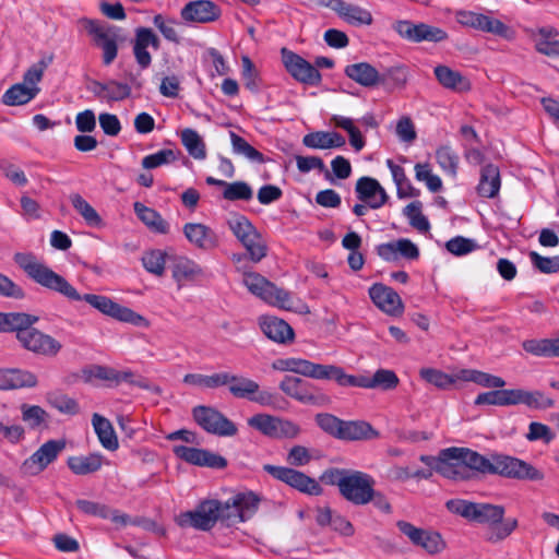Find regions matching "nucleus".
<instances>
[{"mask_svg": "<svg viewBox=\"0 0 559 559\" xmlns=\"http://www.w3.org/2000/svg\"><path fill=\"white\" fill-rule=\"evenodd\" d=\"M13 261L28 278L36 284L56 292L72 301L84 300L105 316L135 326H147L148 321L128 307H123L111 298L96 294L80 295L63 276L52 271L32 252H16Z\"/></svg>", "mask_w": 559, "mask_h": 559, "instance_id": "f257e3e1", "label": "nucleus"}, {"mask_svg": "<svg viewBox=\"0 0 559 559\" xmlns=\"http://www.w3.org/2000/svg\"><path fill=\"white\" fill-rule=\"evenodd\" d=\"M260 498L252 491L239 492L225 502L209 499L200 502L195 510L180 513L176 522L180 527L210 531L219 521L230 526L251 519L259 508Z\"/></svg>", "mask_w": 559, "mask_h": 559, "instance_id": "f03ea898", "label": "nucleus"}, {"mask_svg": "<svg viewBox=\"0 0 559 559\" xmlns=\"http://www.w3.org/2000/svg\"><path fill=\"white\" fill-rule=\"evenodd\" d=\"M444 455L450 459L462 460L465 467L469 469L471 479L474 473L531 481L543 480L545 477L544 473L532 464L497 452L485 456L468 448L452 447L444 449Z\"/></svg>", "mask_w": 559, "mask_h": 559, "instance_id": "7ed1b4c3", "label": "nucleus"}, {"mask_svg": "<svg viewBox=\"0 0 559 559\" xmlns=\"http://www.w3.org/2000/svg\"><path fill=\"white\" fill-rule=\"evenodd\" d=\"M447 509L471 522L488 526L486 540L491 544L507 539L519 526L515 518L504 519L506 509L499 504L471 502L463 499H451Z\"/></svg>", "mask_w": 559, "mask_h": 559, "instance_id": "20e7f679", "label": "nucleus"}, {"mask_svg": "<svg viewBox=\"0 0 559 559\" xmlns=\"http://www.w3.org/2000/svg\"><path fill=\"white\" fill-rule=\"evenodd\" d=\"M242 283L252 295L272 306L298 312H304V310L306 312L309 311L308 307L301 304L289 292L277 287L259 273H245Z\"/></svg>", "mask_w": 559, "mask_h": 559, "instance_id": "39448f33", "label": "nucleus"}, {"mask_svg": "<svg viewBox=\"0 0 559 559\" xmlns=\"http://www.w3.org/2000/svg\"><path fill=\"white\" fill-rule=\"evenodd\" d=\"M80 24L91 36L92 44L102 50L103 64L110 66L116 60L119 43L122 41L120 28L87 17L81 19Z\"/></svg>", "mask_w": 559, "mask_h": 559, "instance_id": "423d86ee", "label": "nucleus"}, {"mask_svg": "<svg viewBox=\"0 0 559 559\" xmlns=\"http://www.w3.org/2000/svg\"><path fill=\"white\" fill-rule=\"evenodd\" d=\"M272 367L280 371H289L317 380H334L335 382L340 372L338 366L316 364L295 357L277 359Z\"/></svg>", "mask_w": 559, "mask_h": 559, "instance_id": "0eeeda50", "label": "nucleus"}, {"mask_svg": "<svg viewBox=\"0 0 559 559\" xmlns=\"http://www.w3.org/2000/svg\"><path fill=\"white\" fill-rule=\"evenodd\" d=\"M280 389L289 397L306 405L324 407L331 404L328 394L312 383L297 377L286 376L281 381Z\"/></svg>", "mask_w": 559, "mask_h": 559, "instance_id": "6e6552de", "label": "nucleus"}, {"mask_svg": "<svg viewBox=\"0 0 559 559\" xmlns=\"http://www.w3.org/2000/svg\"><path fill=\"white\" fill-rule=\"evenodd\" d=\"M374 478L361 471L349 469L341 496L355 506H365L371 502Z\"/></svg>", "mask_w": 559, "mask_h": 559, "instance_id": "1a4fd4ad", "label": "nucleus"}, {"mask_svg": "<svg viewBox=\"0 0 559 559\" xmlns=\"http://www.w3.org/2000/svg\"><path fill=\"white\" fill-rule=\"evenodd\" d=\"M195 423L206 432L219 437H233L237 426L223 413L211 406L199 405L192 409Z\"/></svg>", "mask_w": 559, "mask_h": 559, "instance_id": "9d476101", "label": "nucleus"}, {"mask_svg": "<svg viewBox=\"0 0 559 559\" xmlns=\"http://www.w3.org/2000/svg\"><path fill=\"white\" fill-rule=\"evenodd\" d=\"M392 28L400 37L411 43H441L449 37L443 28L424 22L415 23L409 20H400L392 25Z\"/></svg>", "mask_w": 559, "mask_h": 559, "instance_id": "9b49d317", "label": "nucleus"}, {"mask_svg": "<svg viewBox=\"0 0 559 559\" xmlns=\"http://www.w3.org/2000/svg\"><path fill=\"white\" fill-rule=\"evenodd\" d=\"M336 383L341 386H354L364 389L392 390L399 384L396 373L389 369H379L372 377L353 376L347 374L342 367H340Z\"/></svg>", "mask_w": 559, "mask_h": 559, "instance_id": "f8f14e48", "label": "nucleus"}, {"mask_svg": "<svg viewBox=\"0 0 559 559\" xmlns=\"http://www.w3.org/2000/svg\"><path fill=\"white\" fill-rule=\"evenodd\" d=\"M228 391L236 399H246L265 407H275L278 400L272 392L260 390L257 381L237 374H233Z\"/></svg>", "mask_w": 559, "mask_h": 559, "instance_id": "ddd939ff", "label": "nucleus"}, {"mask_svg": "<svg viewBox=\"0 0 559 559\" xmlns=\"http://www.w3.org/2000/svg\"><path fill=\"white\" fill-rule=\"evenodd\" d=\"M263 469L275 479L285 483L300 492L312 496H319L322 493V488L318 481L302 472L290 467L275 466L271 464H265Z\"/></svg>", "mask_w": 559, "mask_h": 559, "instance_id": "4468645a", "label": "nucleus"}, {"mask_svg": "<svg viewBox=\"0 0 559 559\" xmlns=\"http://www.w3.org/2000/svg\"><path fill=\"white\" fill-rule=\"evenodd\" d=\"M281 55L285 69L296 81L311 86L321 83L322 76L319 70L301 56L287 48H282Z\"/></svg>", "mask_w": 559, "mask_h": 559, "instance_id": "2eb2a0df", "label": "nucleus"}, {"mask_svg": "<svg viewBox=\"0 0 559 559\" xmlns=\"http://www.w3.org/2000/svg\"><path fill=\"white\" fill-rule=\"evenodd\" d=\"M396 526L414 546L425 549L430 555L439 554L445 548V543L438 532L416 527L403 520L397 521Z\"/></svg>", "mask_w": 559, "mask_h": 559, "instance_id": "dca6fc26", "label": "nucleus"}, {"mask_svg": "<svg viewBox=\"0 0 559 559\" xmlns=\"http://www.w3.org/2000/svg\"><path fill=\"white\" fill-rule=\"evenodd\" d=\"M66 440H49L40 445V448L34 452L28 459L22 464V469L28 475H38L49 464L57 460L58 455L66 449Z\"/></svg>", "mask_w": 559, "mask_h": 559, "instance_id": "f3484780", "label": "nucleus"}, {"mask_svg": "<svg viewBox=\"0 0 559 559\" xmlns=\"http://www.w3.org/2000/svg\"><path fill=\"white\" fill-rule=\"evenodd\" d=\"M19 342L25 349L45 357H55L62 348L59 341L33 325L25 334H22Z\"/></svg>", "mask_w": 559, "mask_h": 559, "instance_id": "a211bd4d", "label": "nucleus"}, {"mask_svg": "<svg viewBox=\"0 0 559 559\" xmlns=\"http://www.w3.org/2000/svg\"><path fill=\"white\" fill-rule=\"evenodd\" d=\"M456 21L463 26L491 33L504 38L509 37L510 27L500 20L490 17L486 14L476 13L473 11H459L456 13Z\"/></svg>", "mask_w": 559, "mask_h": 559, "instance_id": "6ab92c4d", "label": "nucleus"}, {"mask_svg": "<svg viewBox=\"0 0 559 559\" xmlns=\"http://www.w3.org/2000/svg\"><path fill=\"white\" fill-rule=\"evenodd\" d=\"M174 454L180 460L197 465L222 469L227 466V460L211 451L187 445H174Z\"/></svg>", "mask_w": 559, "mask_h": 559, "instance_id": "aec40b11", "label": "nucleus"}, {"mask_svg": "<svg viewBox=\"0 0 559 559\" xmlns=\"http://www.w3.org/2000/svg\"><path fill=\"white\" fill-rule=\"evenodd\" d=\"M369 297L381 311L389 316L399 317L404 311L400 295L382 283H376L369 288Z\"/></svg>", "mask_w": 559, "mask_h": 559, "instance_id": "412c9836", "label": "nucleus"}, {"mask_svg": "<svg viewBox=\"0 0 559 559\" xmlns=\"http://www.w3.org/2000/svg\"><path fill=\"white\" fill-rule=\"evenodd\" d=\"M87 90L100 102L115 103L121 102L131 96V85L116 80L100 82L91 80Z\"/></svg>", "mask_w": 559, "mask_h": 559, "instance_id": "4be33fe9", "label": "nucleus"}, {"mask_svg": "<svg viewBox=\"0 0 559 559\" xmlns=\"http://www.w3.org/2000/svg\"><path fill=\"white\" fill-rule=\"evenodd\" d=\"M181 19L189 23H211L221 16V9L210 0L188 2L180 12Z\"/></svg>", "mask_w": 559, "mask_h": 559, "instance_id": "5701e85b", "label": "nucleus"}, {"mask_svg": "<svg viewBox=\"0 0 559 559\" xmlns=\"http://www.w3.org/2000/svg\"><path fill=\"white\" fill-rule=\"evenodd\" d=\"M355 192L357 198L366 202L370 209H380L388 202V194L379 181L371 177H361L357 180Z\"/></svg>", "mask_w": 559, "mask_h": 559, "instance_id": "b1692460", "label": "nucleus"}, {"mask_svg": "<svg viewBox=\"0 0 559 559\" xmlns=\"http://www.w3.org/2000/svg\"><path fill=\"white\" fill-rule=\"evenodd\" d=\"M376 250L378 255L386 262H395L400 257L407 260H417L419 258L418 247L407 238L381 243L377 246Z\"/></svg>", "mask_w": 559, "mask_h": 559, "instance_id": "393cba45", "label": "nucleus"}, {"mask_svg": "<svg viewBox=\"0 0 559 559\" xmlns=\"http://www.w3.org/2000/svg\"><path fill=\"white\" fill-rule=\"evenodd\" d=\"M183 234L190 243L202 250H212L218 245L215 231L201 223L185 224Z\"/></svg>", "mask_w": 559, "mask_h": 559, "instance_id": "a878e982", "label": "nucleus"}, {"mask_svg": "<svg viewBox=\"0 0 559 559\" xmlns=\"http://www.w3.org/2000/svg\"><path fill=\"white\" fill-rule=\"evenodd\" d=\"M260 328L267 338L278 344H288L295 338L293 328L276 317H262Z\"/></svg>", "mask_w": 559, "mask_h": 559, "instance_id": "bb28decb", "label": "nucleus"}, {"mask_svg": "<svg viewBox=\"0 0 559 559\" xmlns=\"http://www.w3.org/2000/svg\"><path fill=\"white\" fill-rule=\"evenodd\" d=\"M36 385L37 377L28 370L0 369V390L34 388Z\"/></svg>", "mask_w": 559, "mask_h": 559, "instance_id": "cd10ccee", "label": "nucleus"}, {"mask_svg": "<svg viewBox=\"0 0 559 559\" xmlns=\"http://www.w3.org/2000/svg\"><path fill=\"white\" fill-rule=\"evenodd\" d=\"M379 437V432L365 420H344L338 440L358 441L371 440Z\"/></svg>", "mask_w": 559, "mask_h": 559, "instance_id": "c85d7f7f", "label": "nucleus"}, {"mask_svg": "<svg viewBox=\"0 0 559 559\" xmlns=\"http://www.w3.org/2000/svg\"><path fill=\"white\" fill-rule=\"evenodd\" d=\"M302 144L309 148H340L346 144L345 138L337 132L316 131L306 134Z\"/></svg>", "mask_w": 559, "mask_h": 559, "instance_id": "c756f323", "label": "nucleus"}, {"mask_svg": "<svg viewBox=\"0 0 559 559\" xmlns=\"http://www.w3.org/2000/svg\"><path fill=\"white\" fill-rule=\"evenodd\" d=\"M134 213L138 218L153 233L166 235L169 233V224L154 209L144 205L141 202H134Z\"/></svg>", "mask_w": 559, "mask_h": 559, "instance_id": "7c9ffc66", "label": "nucleus"}, {"mask_svg": "<svg viewBox=\"0 0 559 559\" xmlns=\"http://www.w3.org/2000/svg\"><path fill=\"white\" fill-rule=\"evenodd\" d=\"M344 72L350 80L365 87L376 86L380 82L378 70L368 62L348 64Z\"/></svg>", "mask_w": 559, "mask_h": 559, "instance_id": "2f4dec72", "label": "nucleus"}, {"mask_svg": "<svg viewBox=\"0 0 559 559\" xmlns=\"http://www.w3.org/2000/svg\"><path fill=\"white\" fill-rule=\"evenodd\" d=\"M501 180L499 168L493 164H487L481 168L477 192L483 198H495L500 190Z\"/></svg>", "mask_w": 559, "mask_h": 559, "instance_id": "473e14b6", "label": "nucleus"}, {"mask_svg": "<svg viewBox=\"0 0 559 559\" xmlns=\"http://www.w3.org/2000/svg\"><path fill=\"white\" fill-rule=\"evenodd\" d=\"M38 317L25 312H3V333H16L20 341L32 325L38 321Z\"/></svg>", "mask_w": 559, "mask_h": 559, "instance_id": "72a5a7b5", "label": "nucleus"}, {"mask_svg": "<svg viewBox=\"0 0 559 559\" xmlns=\"http://www.w3.org/2000/svg\"><path fill=\"white\" fill-rule=\"evenodd\" d=\"M522 347L536 357L559 358V337L525 340Z\"/></svg>", "mask_w": 559, "mask_h": 559, "instance_id": "f704fd0d", "label": "nucleus"}, {"mask_svg": "<svg viewBox=\"0 0 559 559\" xmlns=\"http://www.w3.org/2000/svg\"><path fill=\"white\" fill-rule=\"evenodd\" d=\"M173 278L179 284L191 282L204 275L203 269L193 260L187 257H179L175 260L173 269Z\"/></svg>", "mask_w": 559, "mask_h": 559, "instance_id": "c9c22d12", "label": "nucleus"}, {"mask_svg": "<svg viewBox=\"0 0 559 559\" xmlns=\"http://www.w3.org/2000/svg\"><path fill=\"white\" fill-rule=\"evenodd\" d=\"M337 15L347 24L353 26H367L373 22L372 14L369 10L357 4L347 3L342 0Z\"/></svg>", "mask_w": 559, "mask_h": 559, "instance_id": "e433bc0d", "label": "nucleus"}, {"mask_svg": "<svg viewBox=\"0 0 559 559\" xmlns=\"http://www.w3.org/2000/svg\"><path fill=\"white\" fill-rule=\"evenodd\" d=\"M39 91V87H28L24 83H16L4 92L1 102L10 107L26 105L37 96Z\"/></svg>", "mask_w": 559, "mask_h": 559, "instance_id": "4c0bfd02", "label": "nucleus"}, {"mask_svg": "<svg viewBox=\"0 0 559 559\" xmlns=\"http://www.w3.org/2000/svg\"><path fill=\"white\" fill-rule=\"evenodd\" d=\"M433 72L438 82L445 88L462 92L471 87L466 78L447 66H437Z\"/></svg>", "mask_w": 559, "mask_h": 559, "instance_id": "58836bf2", "label": "nucleus"}, {"mask_svg": "<svg viewBox=\"0 0 559 559\" xmlns=\"http://www.w3.org/2000/svg\"><path fill=\"white\" fill-rule=\"evenodd\" d=\"M104 456L99 453L88 455L70 456L68 467L75 475H87L97 472L103 465Z\"/></svg>", "mask_w": 559, "mask_h": 559, "instance_id": "ea45409f", "label": "nucleus"}, {"mask_svg": "<svg viewBox=\"0 0 559 559\" xmlns=\"http://www.w3.org/2000/svg\"><path fill=\"white\" fill-rule=\"evenodd\" d=\"M92 424L100 444L109 451L117 450L119 443L111 423L99 414H94Z\"/></svg>", "mask_w": 559, "mask_h": 559, "instance_id": "a19ab883", "label": "nucleus"}, {"mask_svg": "<svg viewBox=\"0 0 559 559\" xmlns=\"http://www.w3.org/2000/svg\"><path fill=\"white\" fill-rule=\"evenodd\" d=\"M180 140L191 157L199 160L206 158L205 142L195 130L190 128L183 129L180 133Z\"/></svg>", "mask_w": 559, "mask_h": 559, "instance_id": "79ce46f5", "label": "nucleus"}, {"mask_svg": "<svg viewBox=\"0 0 559 559\" xmlns=\"http://www.w3.org/2000/svg\"><path fill=\"white\" fill-rule=\"evenodd\" d=\"M557 31L551 27H543L535 39V48L546 56H559V40L556 38Z\"/></svg>", "mask_w": 559, "mask_h": 559, "instance_id": "37998d69", "label": "nucleus"}, {"mask_svg": "<svg viewBox=\"0 0 559 559\" xmlns=\"http://www.w3.org/2000/svg\"><path fill=\"white\" fill-rule=\"evenodd\" d=\"M438 474L452 480H469L471 473L462 460L445 459L438 467Z\"/></svg>", "mask_w": 559, "mask_h": 559, "instance_id": "c03bdc74", "label": "nucleus"}, {"mask_svg": "<svg viewBox=\"0 0 559 559\" xmlns=\"http://www.w3.org/2000/svg\"><path fill=\"white\" fill-rule=\"evenodd\" d=\"M436 160L444 173L451 177L456 176L460 158L450 145H441L436 150Z\"/></svg>", "mask_w": 559, "mask_h": 559, "instance_id": "a18cd8bd", "label": "nucleus"}, {"mask_svg": "<svg viewBox=\"0 0 559 559\" xmlns=\"http://www.w3.org/2000/svg\"><path fill=\"white\" fill-rule=\"evenodd\" d=\"M70 201L74 210L83 217L88 226H99L102 218L96 210L79 193L70 195Z\"/></svg>", "mask_w": 559, "mask_h": 559, "instance_id": "49530a36", "label": "nucleus"}, {"mask_svg": "<svg viewBox=\"0 0 559 559\" xmlns=\"http://www.w3.org/2000/svg\"><path fill=\"white\" fill-rule=\"evenodd\" d=\"M233 152L242 155L250 162L263 164L265 162L264 155L250 145L243 138L235 132L229 133Z\"/></svg>", "mask_w": 559, "mask_h": 559, "instance_id": "de8ad7c7", "label": "nucleus"}, {"mask_svg": "<svg viewBox=\"0 0 559 559\" xmlns=\"http://www.w3.org/2000/svg\"><path fill=\"white\" fill-rule=\"evenodd\" d=\"M278 417L269 414H255L248 419V426L269 438H277Z\"/></svg>", "mask_w": 559, "mask_h": 559, "instance_id": "09e8293b", "label": "nucleus"}, {"mask_svg": "<svg viewBox=\"0 0 559 559\" xmlns=\"http://www.w3.org/2000/svg\"><path fill=\"white\" fill-rule=\"evenodd\" d=\"M92 374L104 381H109L115 384H119L121 382H129L131 383L133 381V372L130 370H117L111 367L106 366H94L92 370Z\"/></svg>", "mask_w": 559, "mask_h": 559, "instance_id": "8fccbe9b", "label": "nucleus"}, {"mask_svg": "<svg viewBox=\"0 0 559 559\" xmlns=\"http://www.w3.org/2000/svg\"><path fill=\"white\" fill-rule=\"evenodd\" d=\"M423 204L420 201H414L406 205L403 214L408 218L412 227L420 233H426L430 228L428 218L421 212Z\"/></svg>", "mask_w": 559, "mask_h": 559, "instance_id": "3c124183", "label": "nucleus"}, {"mask_svg": "<svg viewBox=\"0 0 559 559\" xmlns=\"http://www.w3.org/2000/svg\"><path fill=\"white\" fill-rule=\"evenodd\" d=\"M166 252L155 249L147 251L142 257L143 267L151 274L163 276L165 273Z\"/></svg>", "mask_w": 559, "mask_h": 559, "instance_id": "603ef678", "label": "nucleus"}, {"mask_svg": "<svg viewBox=\"0 0 559 559\" xmlns=\"http://www.w3.org/2000/svg\"><path fill=\"white\" fill-rule=\"evenodd\" d=\"M419 376L426 382L442 390H447L455 383V378L453 376L435 368H421Z\"/></svg>", "mask_w": 559, "mask_h": 559, "instance_id": "864d4df0", "label": "nucleus"}, {"mask_svg": "<svg viewBox=\"0 0 559 559\" xmlns=\"http://www.w3.org/2000/svg\"><path fill=\"white\" fill-rule=\"evenodd\" d=\"M254 237L243 238L240 242L246 248L253 262H260L267 253L266 243L261 234L255 229Z\"/></svg>", "mask_w": 559, "mask_h": 559, "instance_id": "5fc2aeb1", "label": "nucleus"}, {"mask_svg": "<svg viewBox=\"0 0 559 559\" xmlns=\"http://www.w3.org/2000/svg\"><path fill=\"white\" fill-rule=\"evenodd\" d=\"M253 197L251 187L245 181L228 182L223 191V198L227 201H249Z\"/></svg>", "mask_w": 559, "mask_h": 559, "instance_id": "6e6d98bb", "label": "nucleus"}, {"mask_svg": "<svg viewBox=\"0 0 559 559\" xmlns=\"http://www.w3.org/2000/svg\"><path fill=\"white\" fill-rule=\"evenodd\" d=\"M180 152H175L169 148L160 150L154 154L146 155L142 159V167L145 169H154L160 167L163 165H167L171 162H175Z\"/></svg>", "mask_w": 559, "mask_h": 559, "instance_id": "4d7b16f0", "label": "nucleus"}, {"mask_svg": "<svg viewBox=\"0 0 559 559\" xmlns=\"http://www.w3.org/2000/svg\"><path fill=\"white\" fill-rule=\"evenodd\" d=\"M314 420L320 429H322L325 433L332 436L335 439H340L342 425L344 421L343 419L329 413H320L316 415Z\"/></svg>", "mask_w": 559, "mask_h": 559, "instance_id": "13d9d810", "label": "nucleus"}, {"mask_svg": "<svg viewBox=\"0 0 559 559\" xmlns=\"http://www.w3.org/2000/svg\"><path fill=\"white\" fill-rule=\"evenodd\" d=\"M49 404L66 415H76L80 412V406L78 402L62 393H52L48 396Z\"/></svg>", "mask_w": 559, "mask_h": 559, "instance_id": "bf43d9fd", "label": "nucleus"}, {"mask_svg": "<svg viewBox=\"0 0 559 559\" xmlns=\"http://www.w3.org/2000/svg\"><path fill=\"white\" fill-rule=\"evenodd\" d=\"M227 225L239 241L243 238L254 237L253 231L257 228L243 215H236L229 218Z\"/></svg>", "mask_w": 559, "mask_h": 559, "instance_id": "052dcab7", "label": "nucleus"}, {"mask_svg": "<svg viewBox=\"0 0 559 559\" xmlns=\"http://www.w3.org/2000/svg\"><path fill=\"white\" fill-rule=\"evenodd\" d=\"M445 248L450 253L461 257L475 251L479 246L474 239L456 236L445 242Z\"/></svg>", "mask_w": 559, "mask_h": 559, "instance_id": "680f3d73", "label": "nucleus"}, {"mask_svg": "<svg viewBox=\"0 0 559 559\" xmlns=\"http://www.w3.org/2000/svg\"><path fill=\"white\" fill-rule=\"evenodd\" d=\"M523 405L534 409H548L554 407L555 401L547 396L543 391L524 390Z\"/></svg>", "mask_w": 559, "mask_h": 559, "instance_id": "e2e57ef3", "label": "nucleus"}, {"mask_svg": "<svg viewBox=\"0 0 559 559\" xmlns=\"http://www.w3.org/2000/svg\"><path fill=\"white\" fill-rule=\"evenodd\" d=\"M76 508L86 515L97 516L100 519H108L110 516V508L106 504L86 500L78 499L75 501Z\"/></svg>", "mask_w": 559, "mask_h": 559, "instance_id": "0e129e2a", "label": "nucleus"}, {"mask_svg": "<svg viewBox=\"0 0 559 559\" xmlns=\"http://www.w3.org/2000/svg\"><path fill=\"white\" fill-rule=\"evenodd\" d=\"M153 23L167 40L176 44L180 43V37L175 27V20H166L162 14H156L153 19Z\"/></svg>", "mask_w": 559, "mask_h": 559, "instance_id": "69168bd1", "label": "nucleus"}, {"mask_svg": "<svg viewBox=\"0 0 559 559\" xmlns=\"http://www.w3.org/2000/svg\"><path fill=\"white\" fill-rule=\"evenodd\" d=\"M530 258L533 265L542 273L550 274L559 271V257L546 258L532 251Z\"/></svg>", "mask_w": 559, "mask_h": 559, "instance_id": "338daca9", "label": "nucleus"}, {"mask_svg": "<svg viewBox=\"0 0 559 559\" xmlns=\"http://www.w3.org/2000/svg\"><path fill=\"white\" fill-rule=\"evenodd\" d=\"M554 437V432L545 424L533 421L528 426L526 439L530 441L543 440L544 442L549 443Z\"/></svg>", "mask_w": 559, "mask_h": 559, "instance_id": "774afa93", "label": "nucleus"}]
</instances>
